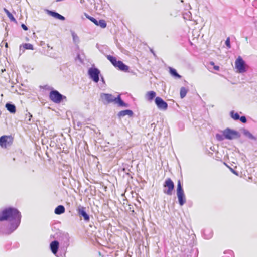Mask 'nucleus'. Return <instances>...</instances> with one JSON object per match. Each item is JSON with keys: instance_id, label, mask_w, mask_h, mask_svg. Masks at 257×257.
<instances>
[{"instance_id": "f257e3e1", "label": "nucleus", "mask_w": 257, "mask_h": 257, "mask_svg": "<svg viewBox=\"0 0 257 257\" xmlns=\"http://www.w3.org/2000/svg\"><path fill=\"white\" fill-rule=\"evenodd\" d=\"M20 212L14 207H7L0 211V221H9L10 224L4 232L10 234L19 226L21 222Z\"/></svg>"}, {"instance_id": "f03ea898", "label": "nucleus", "mask_w": 257, "mask_h": 257, "mask_svg": "<svg viewBox=\"0 0 257 257\" xmlns=\"http://www.w3.org/2000/svg\"><path fill=\"white\" fill-rule=\"evenodd\" d=\"M100 98L104 104L114 103L119 107H128L129 106L128 103H125L121 99L120 95L115 97L111 94L102 93L100 94Z\"/></svg>"}, {"instance_id": "7ed1b4c3", "label": "nucleus", "mask_w": 257, "mask_h": 257, "mask_svg": "<svg viewBox=\"0 0 257 257\" xmlns=\"http://www.w3.org/2000/svg\"><path fill=\"white\" fill-rule=\"evenodd\" d=\"M49 98L55 103H60L63 100H66V97L61 94L57 90H53L49 93Z\"/></svg>"}, {"instance_id": "20e7f679", "label": "nucleus", "mask_w": 257, "mask_h": 257, "mask_svg": "<svg viewBox=\"0 0 257 257\" xmlns=\"http://www.w3.org/2000/svg\"><path fill=\"white\" fill-rule=\"evenodd\" d=\"M177 196L178 199L179 204L183 206L186 203V198L181 181H178L177 187Z\"/></svg>"}, {"instance_id": "39448f33", "label": "nucleus", "mask_w": 257, "mask_h": 257, "mask_svg": "<svg viewBox=\"0 0 257 257\" xmlns=\"http://www.w3.org/2000/svg\"><path fill=\"white\" fill-rule=\"evenodd\" d=\"M235 66L239 73H243L247 71L245 62L240 56L235 60Z\"/></svg>"}, {"instance_id": "423d86ee", "label": "nucleus", "mask_w": 257, "mask_h": 257, "mask_svg": "<svg viewBox=\"0 0 257 257\" xmlns=\"http://www.w3.org/2000/svg\"><path fill=\"white\" fill-rule=\"evenodd\" d=\"M61 248L66 251L67 247L69 246L70 236L68 233H61L59 238Z\"/></svg>"}, {"instance_id": "0eeeda50", "label": "nucleus", "mask_w": 257, "mask_h": 257, "mask_svg": "<svg viewBox=\"0 0 257 257\" xmlns=\"http://www.w3.org/2000/svg\"><path fill=\"white\" fill-rule=\"evenodd\" d=\"M88 74L89 77L95 83L99 81L100 75V70L95 67H91L88 69Z\"/></svg>"}, {"instance_id": "6e6552de", "label": "nucleus", "mask_w": 257, "mask_h": 257, "mask_svg": "<svg viewBox=\"0 0 257 257\" xmlns=\"http://www.w3.org/2000/svg\"><path fill=\"white\" fill-rule=\"evenodd\" d=\"M224 135L226 139L233 140L240 137L239 133L235 130L230 128H226L223 130Z\"/></svg>"}, {"instance_id": "1a4fd4ad", "label": "nucleus", "mask_w": 257, "mask_h": 257, "mask_svg": "<svg viewBox=\"0 0 257 257\" xmlns=\"http://www.w3.org/2000/svg\"><path fill=\"white\" fill-rule=\"evenodd\" d=\"M164 187H167L168 190L167 191L164 190V193L171 195L172 193V191L174 188V184L172 180L170 178H167L164 184Z\"/></svg>"}, {"instance_id": "9d476101", "label": "nucleus", "mask_w": 257, "mask_h": 257, "mask_svg": "<svg viewBox=\"0 0 257 257\" xmlns=\"http://www.w3.org/2000/svg\"><path fill=\"white\" fill-rule=\"evenodd\" d=\"M155 102L159 109L161 110L167 109L168 105L162 98L156 97L155 99Z\"/></svg>"}, {"instance_id": "9b49d317", "label": "nucleus", "mask_w": 257, "mask_h": 257, "mask_svg": "<svg viewBox=\"0 0 257 257\" xmlns=\"http://www.w3.org/2000/svg\"><path fill=\"white\" fill-rule=\"evenodd\" d=\"M85 210V207L82 206H79L78 207L77 211L79 216L83 217L85 221L88 222L90 220V217L86 212Z\"/></svg>"}, {"instance_id": "f8f14e48", "label": "nucleus", "mask_w": 257, "mask_h": 257, "mask_svg": "<svg viewBox=\"0 0 257 257\" xmlns=\"http://www.w3.org/2000/svg\"><path fill=\"white\" fill-rule=\"evenodd\" d=\"M11 138L7 136H3L0 137V146L3 148H7L10 145Z\"/></svg>"}, {"instance_id": "ddd939ff", "label": "nucleus", "mask_w": 257, "mask_h": 257, "mask_svg": "<svg viewBox=\"0 0 257 257\" xmlns=\"http://www.w3.org/2000/svg\"><path fill=\"white\" fill-rule=\"evenodd\" d=\"M59 247V242L57 240H54L50 244V248L52 252L56 255Z\"/></svg>"}, {"instance_id": "4468645a", "label": "nucleus", "mask_w": 257, "mask_h": 257, "mask_svg": "<svg viewBox=\"0 0 257 257\" xmlns=\"http://www.w3.org/2000/svg\"><path fill=\"white\" fill-rule=\"evenodd\" d=\"M47 13L48 15L52 16L53 17L57 19H59L61 21H64L65 20V17L54 11L47 10Z\"/></svg>"}, {"instance_id": "2eb2a0df", "label": "nucleus", "mask_w": 257, "mask_h": 257, "mask_svg": "<svg viewBox=\"0 0 257 257\" xmlns=\"http://www.w3.org/2000/svg\"><path fill=\"white\" fill-rule=\"evenodd\" d=\"M115 67H117L118 68L119 70L123 71V72H127L128 71L129 69V67L124 64L122 61H118L117 64Z\"/></svg>"}, {"instance_id": "dca6fc26", "label": "nucleus", "mask_w": 257, "mask_h": 257, "mask_svg": "<svg viewBox=\"0 0 257 257\" xmlns=\"http://www.w3.org/2000/svg\"><path fill=\"white\" fill-rule=\"evenodd\" d=\"M156 93L154 91H150L146 93L145 95V99L148 101H152L156 97Z\"/></svg>"}, {"instance_id": "f3484780", "label": "nucleus", "mask_w": 257, "mask_h": 257, "mask_svg": "<svg viewBox=\"0 0 257 257\" xmlns=\"http://www.w3.org/2000/svg\"><path fill=\"white\" fill-rule=\"evenodd\" d=\"M133 115V112L131 110L126 109L122 110L119 112L118 113V116L119 117H122L125 115H128L129 116H132Z\"/></svg>"}, {"instance_id": "a211bd4d", "label": "nucleus", "mask_w": 257, "mask_h": 257, "mask_svg": "<svg viewBox=\"0 0 257 257\" xmlns=\"http://www.w3.org/2000/svg\"><path fill=\"white\" fill-rule=\"evenodd\" d=\"M242 133L248 139L253 140V141H256L257 138L254 136L248 130L246 129H243L242 130Z\"/></svg>"}, {"instance_id": "6ab92c4d", "label": "nucleus", "mask_w": 257, "mask_h": 257, "mask_svg": "<svg viewBox=\"0 0 257 257\" xmlns=\"http://www.w3.org/2000/svg\"><path fill=\"white\" fill-rule=\"evenodd\" d=\"M6 108L11 113H15L16 112V106L14 104L10 103H7L6 104Z\"/></svg>"}, {"instance_id": "aec40b11", "label": "nucleus", "mask_w": 257, "mask_h": 257, "mask_svg": "<svg viewBox=\"0 0 257 257\" xmlns=\"http://www.w3.org/2000/svg\"><path fill=\"white\" fill-rule=\"evenodd\" d=\"M65 208L64 206L62 205H58L55 209L54 212L57 215H60L65 212Z\"/></svg>"}, {"instance_id": "412c9836", "label": "nucleus", "mask_w": 257, "mask_h": 257, "mask_svg": "<svg viewBox=\"0 0 257 257\" xmlns=\"http://www.w3.org/2000/svg\"><path fill=\"white\" fill-rule=\"evenodd\" d=\"M169 73L174 78L180 79L181 78V76L178 73L176 70L173 68L169 67Z\"/></svg>"}, {"instance_id": "4be33fe9", "label": "nucleus", "mask_w": 257, "mask_h": 257, "mask_svg": "<svg viewBox=\"0 0 257 257\" xmlns=\"http://www.w3.org/2000/svg\"><path fill=\"white\" fill-rule=\"evenodd\" d=\"M106 57L108 60H109L110 62L113 64V65L115 67L118 62V61L116 60V58L115 57L110 55H107Z\"/></svg>"}, {"instance_id": "5701e85b", "label": "nucleus", "mask_w": 257, "mask_h": 257, "mask_svg": "<svg viewBox=\"0 0 257 257\" xmlns=\"http://www.w3.org/2000/svg\"><path fill=\"white\" fill-rule=\"evenodd\" d=\"M4 11L5 13L7 14L8 17L10 19V20L14 22H16V20L13 16V15L6 8L4 9Z\"/></svg>"}, {"instance_id": "b1692460", "label": "nucleus", "mask_w": 257, "mask_h": 257, "mask_svg": "<svg viewBox=\"0 0 257 257\" xmlns=\"http://www.w3.org/2000/svg\"><path fill=\"white\" fill-rule=\"evenodd\" d=\"M71 33L73 38V42L75 44H77L79 43V38L77 35L73 31H71Z\"/></svg>"}, {"instance_id": "393cba45", "label": "nucleus", "mask_w": 257, "mask_h": 257, "mask_svg": "<svg viewBox=\"0 0 257 257\" xmlns=\"http://www.w3.org/2000/svg\"><path fill=\"white\" fill-rule=\"evenodd\" d=\"M187 91H188V90L185 87H181L180 89V97L181 98H183L184 97H185L186 95Z\"/></svg>"}, {"instance_id": "a878e982", "label": "nucleus", "mask_w": 257, "mask_h": 257, "mask_svg": "<svg viewBox=\"0 0 257 257\" xmlns=\"http://www.w3.org/2000/svg\"><path fill=\"white\" fill-rule=\"evenodd\" d=\"M230 114L231 117L235 120H238L240 118L239 114L237 112L235 113L234 111H231Z\"/></svg>"}, {"instance_id": "bb28decb", "label": "nucleus", "mask_w": 257, "mask_h": 257, "mask_svg": "<svg viewBox=\"0 0 257 257\" xmlns=\"http://www.w3.org/2000/svg\"><path fill=\"white\" fill-rule=\"evenodd\" d=\"M96 25L100 26L102 28H105L107 24L105 20L101 19L97 21V25Z\"/></svg>"}, {"instance_id": "cd10ccee", "label": "nucleus", "mask_w": 257, "mask_h": 257, "mask_svg": "<svg viewBox=\"0 0 257 257\" xmlns=\"http://www.w3.org/2000/svg\"><path fill=\"white\" fill-rule=\"evenodd\" d=\"M216 138L218 141H221L225 139V136L224 135L223 131H222V134H216Z\"/></svg>"}, {"instance_id": "c85d7f7f", "label": "nucleus", "mask_w": 257, "mask_h": 257, "mask_svg": "<svg viewBox=\"0 0 257 257\" xmlns=\"http://www.w3.org/2000/svg\"><path fill=\"white\" fill-rule=\"evenodd\" d=\"M23 47L24 49H28V50H33V46L30 43H25L23 44Z\"/></svg>"}, {"instance_id": "c756f323", "label": "nucleus", "mask_w": 257, "mask_h": 257, "mask_svg": "<svg viewBox=\"0 0 257 257\" xmlns=\"http://www.w3.org/2000/svg\"><path fill=\"white\" fill-rule=\"evenodd\" d=\"M32 117V115L30 112H28L27 114H26L25 120L27 123H30Z\"/></svg>"}, {"instance_id": "7c9ffc66", "label": "nucleus", "mask_w": 257, "mask_h": 257, "mask_svg": "<svg viewBox=\"0 0 257 257\" xmlns=\"http://www.w3.org/2000/svg\"><path fill=\"white\" fill-rule=\"evenodd\" d=\"M232 253V251L231 250H227L226 251H224V255L222 257H230L231 256Z\"/></svg>"}, {"instance_id": "2f4dec72", "label": "nucleus", "mask_w": 257, "mask_h": 257, "mask_svg": "<svg viewBox=\"0 0 257 257\" xmlns=\"http://www.w3.org/2000/svg\"><path fill=\"white\" fill-rule=\"evenodd\" d=\"M74 124L75 125V127H76V129L80 130L81 127L82 123L80 121H77L76 123H75V121H74Z\"/></svg>"}, {"instance_id": "473e14b6", "label": "nucleus", "mask_w": 257, "mask_h": 257, "mask_svg": "<svg viewBox=\"0 0 257 257\" xmlns=\"http://www.w3.org/2000/svg\"><path fill=\"white\" fill-rule=\"evenodd\" d=\"M225 45L228 48H231L230 38L228 37L225 41Z\"/></svg>"}, {"instance_id": "72a5a7b5", "label": "nucleus", "mask_w": 257, "mask_h": 257, "mask_svg": "<svg viewBox=\"0 0 257 257\" xmlns=\"http://www.w3.org/2000/svg\"><path fill=\"white\" fill-rule=\"evenodd\" d=\"M88 19L90 20L91 22H92L93 23H94L95 25H97L98 20L95 19L94 18L92 17H88Z\"/></svg>"}, {"instance_id": "f704fd0d", "label": "nucleus", "mask_w": 257, "mask_h": 257, "mask_svg": "<svg viewBox=\"0 0 257 257\" xmlns=\"http://www.w3.org/2000/svg\"><path fill=\"white\" fill-rule=\"evenodd\" d=\"M239 120H240V121L243 123H245L247 122V119L245 116H242L240 117Z\"/></svg>"}, {"instance_id": "c9c22d12", "label": "nucleus", "mask_w": 257, "mask_h": 257, "mask_svg": "<svg viewBox=\"0 0 257 257\" xmlns=\"http://www.w3.org/2000/svg\"><path fill=\"white\" fill-rule=\"evenodd\" d=\"M100 77H101V83L100 84V87L101 88H103L105 86V80L102 76H100Z\"/></svg>"}, {"instance_id": "e433bc0d", "label": "nucleus", "mask_w": 257, "mask_h": 257, "mask_svg": "<svg viewBox=\"0 0 257 257\" xmlns=\"http://www.w3.org/2000/svg\"><path fill=\"white\" fill-rule=\"evenodd\" d=\"M191 14L190 12L186 13L185 14H184V18L185 19H189Z\"/></svg>"}, {"instance_id": "4c0bfd02", "label": "nucleus", "mask_w": 257, "mask_h": 257, "mask_svg": "<svg viewBox=\"0 0 257 257\" xmlns=\"http://www.w3.org/2000/svg\"><path fill=\"white\" fill-rule=\"evenodd\" d=\"M21 27L25 31H27L28 30V27H27L26 25H25L24 24H22L21 25Z\"/></svg>"}, {"instance_id": "58836bf2", "label": "nucleus", "mask_w": 257, "mask_h": 257, "mask_svg": "<svg viewBox=\"0 0 257 257\" xmlns=\"http://www.w3.org/2000/svg\"><path fill=\"white\" fill-rule=\"evenodd\" d=\"M191 251H192V252L194 253V254L193 256H191L190 257H197V250H195L193 249Z\"/></svg>"}, {"instance_id": "ea45409f", "label": "nucleus", "mask_w": 257, "mask_h": 257, "mask_svg": "<svg viewBox=\"0 0 257 257\" xmlns=\"http://www.w3.org/2000/svg\"><path fill=\"white\" fill-rule=\"evenodd\" d=\"M253 6L254 7H255L256 8H257V0H254L253 2V4H252Z\"/></svg>"}, {"instance_id": "a19ab883", "label": "nucleus", "mask_w": 257, "mask_h": 257, "mask_svg": "<svg viewBox=\"0 0 257 257\" xmlns=\"http://www.w3.org/2000/svg\"><path fill=\"white\" fill-rule=\"evenodd\" d=\"M212 236V232L210 231V234H209V236H208V237H205V238L207 239H209L210 237H211V236Z\"/></svg>"}, {"instance_id": "79ce46f5", "label": "nucleus", "mask_w": 257, "mask_h": 257, "mask_svg": "<svg viewBox=\"0 0 257 257\" xmlns=\"http://www.w3.org/2000/svg\"><path fill=\"white\" fill-rule=\"evenodd\" d=\"M230 169L232 173H233L234 174H236V175L237 174V172L234 170H233V169H232L231 168Z\"/></svg>"}, {"instance_id": "37998d69", "label": "nucleus", "mask_w": 257, "mask_h": 257, "mask_svg": "<svg viewBox=\"0 0 257 257\" xmlns=\"http://www.w3.org/2000/svg\"><path fill=\"white\" fill-rule=\"evenodd\" d=\"M214 69L215 70H219V67L218 66H214Z\"/></svg>"}, {"instance_id": "c03bdc74", "label": "nucleus", "mask_w": 257, "mask_h": 257, "mask_svg": "<svg viewBox=\"0 0 257 257\" xmlns=\"http://www.w3.org/2000/svg\"><path fill=\"white\" fill-rule=\"evenodd\" d=\"M150 51L151 52V53L153 54V55L154 56H156V54L154 52V51H153V50L152 49H150Z\"/></svg>"}, {"instance_id": "a18cd8bd", "label": "nucleus", "mask_w": 257, "mask_h": 257, "mask_svg": "<svg viewBox=\"0 0 257 257\" xmlns=\"http://www.w3.org/2000/svg\"><path fill=\"white\" fill-rule=\"evenodd\" d=\"M77 59H79V60H80V61H81V62H82V61H81V60H80V55H79V54H78V55H77Z\"/></svg>"}, {"instance_id": "49530a36", "label": "nucleus", "mask_w": 257, "mask_h": 257, "mask_svg": "<svg viewBox=\"0 0 257 257\" xmlns=\"http://www.w3.org/2000/svg\"><path fill=\"white\" fill-rule=\"evenodd\" d=\"M84 15H85V16H86V17L87 18H88V17H90V16H89V15H88L87 14H86V13H85V14H84Z\"/></svg>"}, {"instance_id": "de8ad7c7", "label": "nucleus", "mask_w": 257, "mask_h": 257, "mask_svg": "<svg viewBox=\"0 0 257 257\" xmlns=\"http://www.w3.org/2000/svg\"><path fill=\"white\" fill-rule=\"evenodd\" d=\"M210 64H211V65H214V62H211V63H210Z\"/></svg>"}, {"instance_id": "09e8293b", "label": "nucleus", "mask_w": 257, "mask_h": 257, "mask_svg": "<svg viewBox=\"0 0 257 257\" xmlns=\"http://www.w3.org/2000/svg\"><path fill=\"white\" fill-rule=\"evenodd\" d=\"M5 46H6V47H8V44H7V43H6V44Z\"/></svg>"}]
</instances>
